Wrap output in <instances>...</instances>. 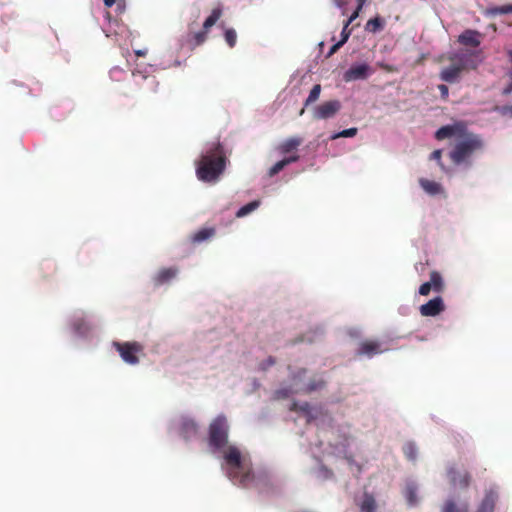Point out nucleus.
Here are the masks:
<instances>
[{
  "mask_svg": "<svg viewBox=\"0 0 512 512\" xmlns=\"http://www.w3.org/2000/svg\"><path fill=\"white\" fill-rule=\"evenodd\" d=\"M228 424L224 416H218L210 425L209 446L214 453L223 457L222 468L227 477L235 484L247 487L252 484L254 476L251 473L249 458L242 455L233 445H227Z\"/></svg>",
  "mask_w": 512,
  "mask_h": 512,
  "instance_id": "obj_1",
  "label": "nucleus"
},
{
  "mask_svg": "<svg viewBox=\"0 0 512 512\" xmlns=\"http://www.w3.org/2000/svg\"><path fill=\"white\" fill-rule=\"evenodd\" d=\"M435 137L438 140L452 139L455 143V149L450 153V157L455 164L466 162L470 156L483 147L482 140L470 132L462 122L452 125H446L437 130Z\"/></svg>",
  "mask_w": 512,
  "mask_h": 512,
  "instance_id": "obj_2",
  "label": "nucleus"
},
{
  "mask_svg": "<svg viewBox=\"0 0 512 512\" xmlns=\"http://www.w3.org/2000/svg\"><path fill=\"white\" fill-rule=\"evenodd\" d=\"M224 157L219 142L207 144L197 162L196 174L203 182H214L224 170Z\"/></svg>",
  "mask_w": 512,
  "mask_h": 512,
  "instance_id": "obj_3",
  "label": "nucleus"
},
{
  "mask_svg": "<svg viewBox=\"0 0 512 512\" xmlns=\"http://www.w3.org/2000/svg\"><path fill=\"white\" fill-rule=\"evenodd\" d=\"M290 409L298 413L299 417H303L308 423H314L316 426L325 425L326 422L330 421V417L322 407H310L308 404L293 403Z\"/></svg>",
  "mask_w": 512,
  "mask_h": 512,
  "instance_id": "obj_4",
  "label": "nucleus"
},
{
  "mask_svg": "<svg viewBox=\"0 0 512 512\" xmlns=\"http://www.w3.org/2000/svg\"><path fill=\"white\" fill-rule=\"evenodd\" d=\"M339 440L335 443L329 442L328 447L325 449L327 455H336L337 457H343L349 465L352 472L360 471V467L354 463L350 455H348L347 448L349 446V440L347 435L344 433L339 435Z\"/></svg>",
  "mask_w": 512,
  "mask_h": 512,
  "instance_id": "obj_5",
  "label": "nucleus"
},
{
  "mask_svg": "<svg viewBox=\"0 0 512 512\" xmlns=\"http://www.w3.org/2000/svg\"><path fill=\"white\" fill-rule=\"evenodd\" d=\"M497 494L494 491H489L485 498L482 500L477 512H492ZM442 512H468L466 505L455 506L452 501H447L443 507Z\"/></svg>",
  "mask_w": 512,
  "mask_h": 512,
  "instance_id": "obj_6",
  "label": "nucleus"
},
{
  "mask_svg": "<svg viewBox=\"0 0 512 512\" xmlns=\"http://www.w3.org/2000/svg\"><path fill=\"white\" fill-rule=\"evenodd\" d=\"M292 380H293V387L292 388H282V389L278 390L276 392L277 398L288 397L292 393L311 392V391L318 389L321 385V382H318V383L313 382V383L305 384L304 382H302L300 374L294 375Z\"/></svg>",
  "mask_w": 512,
  "mask_h": 512,
  "instance_id": "obj_7",
  "label": "nucleus"
},
{
  "mask_svg": "<svg viewBox=\"0 0 512 512\" xmlns=\"http://www.w3.org/2000/svg\"><path fill=\"white\" fill-rule=\"evenodd\" d=\"M374 70L367 63H355L345 71L343 79L346 82L364 80L373 74Z\"/></svg>",
  "mask_w": 512,
  "mask_h": 512,
  "instance_id": "obj_8",
  "label": "nucleus"
},
{
  "mask_svg": "<svg viewBox=\"0 0 512 512\" xmlns=\"http://www.w3.org/2000/svg\"><path fill=\"white\" fill-rule=\"evenodd\" d=\"M114 345L126 363L136 364L138 362L137 353L142 351V346L139 343H114Z\"/></svg>",
  "mask_w": 512,
  "mask_h": 512,
  "instance_id": "obj_9",
  "label": "nucleus"
},
{
  "mask_svg": "<svg viewBox=\"0 0 512 512\" xmlns=\"http://www.w3.org/2000/svg\"><path fill=\"white\" fill-rule=\"evenodd\" d=\"M341 104L338 100H331L316 107L314 116L318 119H329L333 117L340 109Z\"/></svg>",
  "mask_w": 512,
  "mask_h": 512,
  "instance_id": "obj_10",
  "label": "nucleus"
},
{
  "mask_svg": "<svg viewBox=\"0 0 512 512\" xmlns=\"http://www.w3.org/2000/svg\"><path fill=\"white\" fill-rule=\"evenodd\" d=\"M443 310L444 304L440 297H436L420 307V312L423 316H436Z\"/></svg>",
  "mask_w": 512,
  "mask_h": 512,
  "instance_id": "obj_11",
  "label": "nucleus"
},
{
  "mask_svg": "<svg viewBox=\"0 0 512 512\" xmlns=\"http://www.w3.org/2000/svg\"><path fill=\"white\" fill-rule=\"evenodd\" d=\"M386 350H388V348L384 347L383 343L369 341L362 343L358 352L359 354L366 355L368 357H373L374 355L382 353Z\"/></svg>",
  "mask_w": 512,
  "mask_h": 512,
  "instance_id": "obj_12",
  "label": "nucleus"
},
{
  "mask_svg": "<svg viewBox=\"0 0 512 512\" xmlns=\"http://www.w3.org/2000/svg\"><path fill=\"white\" fill-rule=\"evenodd\" d=\"M179 431L184 438H190L196 434L197 426L193 420L187 417H182L180 421Z\"/></svg>",
  "mask_w": 512,
  "mask_h": 512,
  "instance_id": "obj_13",
  "label": "nucleus"
},
{
  "mask_svg": "<svg viewBox=\"0 0 512 512\" xmlns=\"http://www.w3.org/2000/svg\"><path fill=\"white\" fill-rule=\"evenodd\" d=\"M419 184L422 187V189L431 196L439 195L443 192L442 186L435 181L421 178L419 180Z\"/></svg>",
  "mask_w": 512,
  "mask_h": 512,
  "instance_id": "obj_14",
  "label": "nucleus"
},
{
  "mask_svg": "<svg viewBox=\"0 0 512 512\" xmlns=\"http://www.w3.org/2000/svg\"><path fill=\"white\" fill-rule=\"evenodd\" d=\"M459 42L464 45L476 47L480 44L479 33L473 30H466L459 35Z\"/></svg>",
  "mask_w": 512,
  "mask_h": 512,
  "instance_id": "obj_15",
  "label": "nucleus"
},
{
  "mask_svg": "<svg viewBox=\"0 0 512 512\" xmlns=\"http://www.w3.org/2000/svg\"><path fill=\"white\" fill-rule=\"evenodd\" d=\"M462 69H463L462 65L453 64L450 67H447L442 70L441 79L446 82H454L457 80Z\"/></svg>",
  "mask_w": 512,
  "mask_h": 512,
  "instance_id": "obj_16",
  "label": "nucleus"
},
{
  "mask_svg": "<svg viewBox=\"0 0 512 512\" xmlns=\"http://www.w3.org/2000/svg\"><path fill=\"white\" fill-rule=\"evenodd\" d=\"M405 498L410 506H414L418 503L417 498V485L414 481L408 480L405 484L404 489Z\"/></svg>",
  "mask_w": 512,
  "mask_h": 512,
  "instance_id": "obj_17",
  "label": "nucleus"
},
{
  "mask_svg": "<svg viewBox=\"0 0 512 512\" xmlns=\"http://www.w3.org/2000/svg\"><path fill=\"white\" fill-rule=\"evenodd\" d=\"M361 512H374L376 503L374 498L369 494H364L358 501Z\"/></svg>",
  "mask_w": 512,
  "mask_h": 512,
  "instance_id": "obj_18",
  "label": "nucleus"
},
{
  "mask_svg": "<svg viewBox=\"0 0 512 512\" xmlns=\"http://www.w3.org/2000/svg\"><path fill=\"white\" fill-rule=\"evenodd\" d=\"M106 32V35L107 36H110V33H114L116 36H121V37H130L131 36V32L122 24H119L117 22H115L114 24H110L109 25V28L107 30H105Z\"/></svg>",
  "mask_w": 512,
  "mask_h": 512,
  "instance_id": "obj_19",
  "label": "nucleus"
},
{
  "mask_svg": "<svg viewBox=\"0 0 512 512\" xmlns=\"http://www.w3.org/2000/svg\"><path fill=\"white\" fill-rule=\"evenodd\" d=\"M298 158L299 157L297 155H294V156H290V157H287V158H284V159L278 161L275 165H273L271 167L269 174L271 176L276 175L281 170H283L284 167H286L288 164H290L292 162H296L298 160Z\"/></svg>",
  "mask_w": 512,
  "mask_h": 512,
  "instance_id": "obj_20",
  "label": "nucleus"
},
{
  "mask_svg": "<svg viewBox=\"0 0 512 512\" xmlns=\"http://www.w3.org/2000/svg\"><path fill=\"white\" fill-rule=\"evenodd\" d=\"M302 143V140L300 138L294 137L287 139L283 143H281L278 147L279 151L281 153H288L293 149H296L300 144Z\"/></svg>",
  "mask_w": 512,
  "mask_h": 512,
  "instance_id": "obj_21",
  "label": "nucleus"
},
{
  "mask_svg": "<svg viewBox=\"0 0 512 512\" xmlns=\"http://www.w3.org/2000/svg\"><path fill=\"white\" fill-rule=\"evenodd\" d=\"M177 271L174 268H167L160 271L156 277L159 284L166 283L176 276Z\"/></svg>",
  "mask_w": 512,
  "mask_h": 512,
  "instance_id": "obj_22",
  "label": "nucleus"
},
{
  "mask_svg": "<svg viewBox=\"0 0 512 512\" xmlns=\"http://www.w3.org/2000/svg\"><path fill=\"white\" fill-rule=\"evenodd\" d=\"M456 473H457V472H456V470H455L454 468H450V469L448 470V476H449V478H450V480H451L452 484H453L454 486H457V485H460V486H462V485H463V486H465V485H467V483H468V477H467V474H465V473H464L463 475H460V476H459V479H457V478H456Z\"/></svg>",
  "mask_w": 512,
  "mask_h": 512,
  "instance_id": "obj_23",
  "label": "nucleus"
},
{
  "mask_svg": "<svg viewBox=\"0 0 512 512\" xmlns=\"http://www.w3.org/2000/svg\"><path fill=\"white\" fill-rule=\"evenodd\" d=\"M260 205L259 201H252L244 206H242L236 213L237 217H244L251 213L252 211L256 210Z\"/></svg>",
  "mask_w": 512,
  "mask_h": 512,
  "instance_id": "obj_24",
  "label": "nucleus"
},
{
  "mask_svg": "<svg viewBox=\"0 0 512 512\" xmlns=\"http://www.w3.org/2000/svg\"><path fill=\"white\" fill-rule=\"evenodd\" d=\"M222 14V10L221 8H215L212 13L210 14V16L205 20L204 22V28L205 29H209L210 27H212L216 22L217 20L220 18Z\"/></svg>",
  "mask_w": 512,
  "mask_h": 512,
  "instance_id": "obj_25",
  "label": "nucleus"
},
{
  "mask_svg": "<svg viewBox=\"0 0 512 512\" xmlns=\"http://www.w3.org/2000/svg\"><path fill=\"white\" fill-rule=\"evenodd\" d=\"M213 234H214V230L212 228H204V229L198 231L193 236V241L202 242V241L210 238Z\"/></svg>",
  "mask_w": 512,
  "mask_h": 512,
  "instance_id": "obj_26",
  "label": "nucleus"
},
{
  "mask_svg": "<svg viewBox=\"0 0 512 512\" xmlns=\"http://www.w3.org/2000/svg\"><path fill=\"white\" fill-rule=\"evenodd\" d=\"M320 92H321V86L319 84L314 85L309 93L308 98L306 99L305 104L309 105L310 103L316 101L320 96Z\"/></svg>",
  "mask_w": 512,
  "mask_h": 512,
  "instance_id": "obj_27",
  "label": "nucleus"
},
{
  "mask_svg": "<svg viewBox=\"0 0 512 512\" xmlns=\"http://www.w3.org/2000/svg\"><path fill=\"white\" fill-rule=\"evenodd\" d=\"M356 134H357V128H349V129L342 130L338 133H334L331 136V139L334 140V139H337L340 137H354Z\"/></svg>",
  "mask_w": 512,
  "mask_h": 512,
  "instance_id": "obj_28",
  "label": "nucleus"
},
{
  "mask_svg": "<svg viewBox=\"0 0 512 512\" xmlns=\"http://www.w3.org/2000/svg\"><path fill=\"white\" fill-rule=\"evenodd\" d=\"M490 14H505V13H511L512 12V4L503 5L500 7L491 8L488 11Z\"/></svg>",
  "mask_w": 512,
  "mask_h": 512,
  "instance_id": "obj_29",
  "label": "nucleus"
},
{
  "mask_svg": "<svg viewBox=\"0 0 512 512\" xmlns=\"http://www.w3.org/2000/svg\"><path fill=\"white\" fill-rule=\"evenodd\" d=\"M237 35L234 29H227L225 31V40L230 47H233L236 43Z\"/></svg>",
  "mask_w": 512,
  "mask_h": 512,
  "instance_id": "obj_30",
  "label": "nucleus"
},
{
  "mask_svg": "<svg viewBox=\"0 0 512 512\" xmlns=\"http://www.w3.org/2000/svg\"><path fill=\"white\" fill-rule=\"evenodd\" d=\"M404 453L406 457L410 460H414L416 458V447L412 443H407L404 446Z\"/></svg>",
  "mask_w": 512,
  "mask_h": 512,
  "instance_id": "obj_31",
  "label": "nucleus"
},
{
  "mask_svg": "<svg viewBox=\"0 0 512 512\" xmlns=\"http://www.w3.org/2000/svg\"><path fill=\"white\" fill-rule=\"evenodd\" d=\"M381 27V21L379 18L370 19L366 24V30L376 32Z\"/></svg>",
  "mask_w": 512,
  "mask_h": 512,
  "instance_id": "obj_32",
  "label": "nucleus"
},
{
  "mask_svg": "<svg viewBox=\"0 0 512 512\" xmlns=\"http://www.w3.org/2000/svg\"><path fill=\"white\" fill-rule=\"evenodd\" d=\"M429 282L432 283V287L435 290H439L441 288V285H442V278H441V276L438 273L433 272L431 274V278H430Z\"/></svg>",
  "mask_w": 512,
  "mask_h": 512,
  "instance_id": "obj_33",
  "label": "nucleus"
},
{
  "mask_svg": "<svg viewBox=\"0 0 512 512\" xmlns=\"http://www.w3.org/2000/svg\"><path fill=\"white\" fill-rule=\"evenodd\" d=\"M125 72L123 69L119 68V67H114L110 70V77L111 79L113 80H121L124 76Z\"/></svg>",
  "mask_w": 512,
  "mask_h": 512,
  "instance_id": "obj_34",
  "label": "nucleus"
},
{
  "mask_svg": "<svg viewBox=\"0 0 512 512\" xmlns=\"http://www.w3.org/2000/svg\"><path fill=\"white\" fill-rule=\"evenodd\" d=\"M350 34H351V31L348 30V26H346V24H344V27L341 32V40L339 42H341L344 45L348 41Z\"/></svg>",
  "mask_w": 512,
  "mask_h": 512,
  "instance_id": "obj_35",
  "label": "nucleus"
},
{
  "mask_svg": "<svg viewBox=\"0 0 512 512\" xmlns=\"http://www.w3.org/2000/svg\"><path fill=\"white\" fill-rule=\"evenodd\" d=\"M432 288H433L432 283H430V282L423 283L419 288V293L421 295H428Z\"/></svg>",
  "mask_w": 512,
  "mask_h": 512,
  "instance_id": "obj_36",
  "label": "nucleus"
},
{
  "mask_svg": "<svg viewBox=\"0 0 512 512\" xmlns=\"http://www.w3.org/2000/svg\"><path fill=\"white\" fill-rule=\"evenodd\" d=\"M499 111L502 115L512 117V105L511 106H503V107L499 108Z\"/></svg>",
  "mask_w": 512,
  "mask_h": 512,
  "instance_id": "obj_37",
  "label": "nucleus"
},
{
  "mask_svg": "<svg viewBox=\"0 0 512 512\" xmlns=\"http://www.w3.org/2000/svg\"><path fill=\"white\" fill-rule=\"evenodd\" d=\"M360 11L356 8V10L350 15V17L346 20V26H349L358 16Z\"/></svg>",
  "mask_w": 512,
  "mask_h": 512,
  "instance_id": "obj_38",
  "label": "nucleus"
},
{
  "mask_svg": "<svg viewBox=\"0 0 512 512\" xmlns=\"http://www.w3.org/2000/svg\"><path fill=\"white\" fill-rule=\"evenodd\" d=\"M438 89H439V91H440V93H441V96H442L443 98L448 97V87H447L446 85H443V84H442V85H439V86H438Z\"/></svg>",
  "mask_w": 512,
  "mask_h": 512,
  "instance_id": "obj_39",
  "label": "nucleus"
},
{
  "mask_svg": "<svg viewBox=\"0 0 512 512\" xmlns=\"http://www.w3.org/2000/svg\"><path fill=\"white\" fill-rule=\"evenodd\" d=\"M273 364H274V360L272 359V357H269L267 359L266 363L260 365L259 369L266 370L268 366H271Z\"/></svg>",
  "mask_w": 512,
  "mask_h": 512,
  "instance_id": "obj_40",
  "label": "nucleus"
},
{
  "mask_svg": "<svg viewBox=\"0 0 512 512\" xmlns=\"http://www.w3.org/2000/svg\"><path fill=\"white\" fill-rule=\"evenodd\" d=\"M343 44L341 42H337L335 43L331 48H330V51H329V55H332L334 54Z\"/></svg>",
  "mask_w": 512,
  "mask_h": 512,
  "instance_id": "obj_41",
  "label": "nucleus"
},
{
  "mask_svg": "<svg viewBox=\"0 0 512 512\" xmlns=\"http://www.w3.org/2000/svg\"><path fill=\"white\" fill-rule=\"evenodd\" d=\"M145 72H142L140 71V69L137 67L134 71H133V76L134 77H137L138 75H141L142 79H146L147 78V75L145 74Z\"/></svg>",
  "mask_w": 512,
  "mask_h": 512,
  "instance_id": "obj_42",
  "label": "nucleus"
},
{
  "mask_svg": "<svg viewBox=\"0 0 512 512\" xmlns=\"http://www.w3.org/2000/svg\"><path fill=\"white\" fill-rule=\"evenodd\" d=\"M441 154H442V151L441 150H435L432 154H431V158L434 159V160H437L439 161L440 158H441Z\"/></svg>",
  "mask_w": 512,
  "mask_h": 512,
  "instance_id": "obj_43",
  "label": "nucleus"
},
{
  "mask_svg": "<svg viewBox=\"0 0 512 512\" xmlns=\"http://www.w3.org/2000/svg\"><path fill=\"white\" fill-rule=\"evenodd\" d=\"M348 0H334V3L339 8H344V6L347 4Z\"/></svg>",
  "mask_w": 512,
  "mask_h": 512,
  "instance_id": "obj_44",
  "label": "nucleus"
},
{
  "mask_svg": "<svg viewBox=\"0 0 512 512\" xmlns=\"http://www.w3.org/2000/svg\"><path fill=\"white\" fill-rule=\"evenodd\" d=\"M74 330H75L76 333H78L80 335H84L85 334V331L81 329L79 324H74Z\"/></svg>",
  "mask_w": 512,
  "mask_h": 512,
  "instance_id": "obj_45",
  "label": "nucleus"
},
{
  "mask_svg": "<svg viewBox=\"0 0 512 512\" xmlns=\"http://www.w3.org/2000/svg\"><path fill=\"white\" fill-rule=\"evenodd\" d=\"M512 92V73H511V83L504 89V94H509Z\"/></svg>",
  "mask_w": 512,
  "mask_h": 512,
  "instance_id": "obj_46",
  "label": "nucleus"
},
{
  "mask_svg": "<svg viewBox=\"0 0 512 512\" xmlns=\"http://www.w3.org/2000/svg\"><path fill=\"white\" fill-rule=\"evenodd\" d=\"M116 0H104V3L107 7H111L115 4Z\"/></svg>",
  "mask_w": 512,
  "mask_h": 512,
  "instance_id": "obj_47",
  "label": "nucleus"
},
{
  "mask_svg": "<svg viewBox=\"0 0 512 512\" xmlns=\"http://www.w3.org/2000/svg\"><path fill=\"white\" fill-rule=\"evenodd\" d=\"M358 1V6H357V9L358 11H361L363 5L365 4L366 0H357Z\"/></svg>",
  "mask_w": 512,
  "mask_h": 512,
  "instance_id": "obj_48",
  "label": "nucleus"
},
{
  "mask_svg": "<svg viewBox=\"0 0 512 512\" xmlns=\"http://www.w3.org/2000/svg\"><path fill=\"white\" fill-rule=\"evenodd\" d=\"M204 35L199 33L196 35L197 43H201L203 41Z\"/></svg>",
  "mask_w": 512,
  "mask_h": 512,
  "instance_id": "obj_49",
  "label": "nucleus"
},
{
  "mask_svg": "<svg viewBox=\"0 0 512 512\" xmlns=\"http://www.w3.org/2000/svg\"><path fill=\"white\" fill-rule=\"evenodd\" d=\"M326 434H327V436L330 439L331 437H333L335 435V430L331 429V430L327 431Z\"/></svg>",
  "mask_w": 512,
  "mask_h": 512,
  "instance_id": "obj_50",
  "label": "nucleus"
},
{
  "mask_svg": "<svg viewBox=\"0 0 512 512\" xmlns=\"http://www.w3.org/2000/svg\"><path fill=\"white\" fill-rule=\"evenodd\" d=\"M117 8L120 12H122L124 10V5L121 2H118Z\"/></svg>",
  "mask_w": 512,
  "mask_h": 512,
  "instance_id": "obj_51",
  "label": "nucleus"
},
{
  "mask_svg": "<svg viewBox=\"0 0 512 512\" xmlns=\"http://www.w3.org/2000/svg\"><path fill=\"white\" fill-rule=\"evenodd\" d=\"M136 54L139 55V56H142V55L145 54V51L138 50V51H136Z\"/></svg>",
  "mask_w": 512,
  "mask_h": 512,
  "instance_id": "obj_52",
  "label": "nucleus"
},
{
  "mask_svg": "<svg viewBox=\"0 0 512 512\" xmlns=\"http://www.w3.org/2000/svg\"><path fill=\"white\" fill-rule=\"evenodd\" d=\"M508 55H509V57H510V58H511V60H512V50H510V51L508 52Z\"/></svg>",
  "mask_w": 512,
  "mask_h": 512,
  "instance_id": "obj_53",
  "label": "nucleus"
}]
</instances>
